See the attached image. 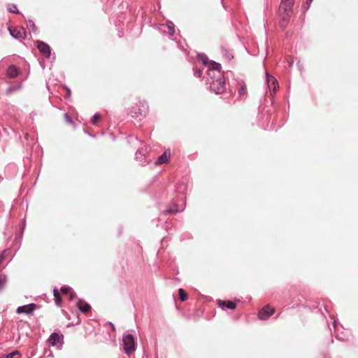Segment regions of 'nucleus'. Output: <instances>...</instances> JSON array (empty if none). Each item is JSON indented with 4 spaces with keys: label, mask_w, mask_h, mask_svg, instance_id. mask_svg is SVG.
Listing matches in <instances>:
<instances>
[{
    "label": "nucleus",
    "mask_w": 358,
    "mask_h": 358,
    "mask_svg": "<svg viewBox=\"0 0 358 358\" xmlns=\"http://www.w3.org/2000/svg\"><path fill=\"white\" fill-rule=\"evenodd\" d=\"M206 85H209L210 90L217 94H222L226 90V84L222 73H218L215 78H206Z\"/></svg>",
    "instance_id": "f257e3e1"
},
{
    "label": "nucleus",
    "mask_w": 358,
    "mask_h": 358,
    "mask_svg": "<svg viewBox=\"0 0 358 358\" xmlns=\"http://www.w3.org/2000/svg\"><path fill=\"white\" fill-rule=\"evenodd\" d=\"M148 105L145 101H139L135 106L131 107L129 110V114L138 120L144 118L148 113Z\"/></svg>",
    "instance_id": "f03ea898"
},
{
    "label": "nucleus",
    "mask_w": 358,
    "mask_h": 358,
    "mask_svg": "<svg viewBox=\"0 0 358 358\" xmlns=\"http://www.w3.org/2000/svg\"><path fill=\"white\" fill-rule=\"evenodd\" d=\"M122 345L124 352L129 355L136 350V342L131 334L124 333L122 336Z\"/></svg>",
    "instance_id": "7ed1b4c3"
},
{
    "label": "nucleus",
    "mask_w": 358,
    "mask_h": 358,
    "mask_svg": "<svg viewBox=\"0 0 358 358\" xmlns=\"http://www.w3.org/2000/svg\"><path fill=\"white\" fill-rule=\"evenodd\" d=\"M206 67L208 68L206 78H215L218 73H222L221 64L213 60H210Z\"/></svg>",
    "instance_id": "20e7f679"
},
{
    "label": "nucleus",
    "mask_w": 358,
    "mask_h": 358,
    "mask_svg": "<svg viewBox=\"0 0 358 358\" xmlns=\"http://www.w3.org/2000/svg\"><path fill=\"white\" fill-rule=\"evenodd\" d=\"M36 45L39 52L47 59H49L51 55V48L50 45L41 41H36Z\"/></svg>",
    "instance_id": "39448f33"
},
{
    "label": "nucleus",
    "mask_w": 358,
    "mask_h": 358,
    "mask_svg": "<svg viewBox=\"0 0 358 358\" xmlns=\"http://www.w3.org/2000/svg\"><path fill=\"white\" fill-rule=\"evenodd\" d=\"M146 150L138 149L135 154V159L141 166H145L148 164L150 159L146 156Z\"/></svg>",
    "instance_id": "423d86ee"
},
{
    "label": "nucleus",
    "mask_w": 358,
    "mask_h": 358,
    "mask_svg": "<svg viewBox=\"0 0 358 358\" xmlns=\"http://www.w3.org/2000/svg\"><path fill=\"white\" fill-rule=\"evenodd\" d=\"M292 13V12H289L286 9H282V10H280V8H279L278 14L280 17L279 24L280 27L284 29L287 27L289 22Z\"/></svg>",
    "instance_id": "0eeeda50"
},
{
    "label": "nucleus",
    "mask_w": 358,
    "mask_h": 358,
    "mask_svg": "<svg viewBox=\"0 0 358 358\" xmlns=\"http://www.w3.org/2000/svg\"><path fill=\"white\" fill-rule=\"evenodd\" d=\"M36 304L32 303L27 305L21 306L17 308L16 313L17 314L30 315L34 311V310H36Z\"/></svg>",
    "instance_id": "6e6552de"
},
{
    "label": "nucleus",
    "mask_w": 358,
    "mask_h": 358,
    "mask_svg": "<svg viewBox=\"0 0 358 358\" xmlns=\"http://www.w3.org/2000/svg\"><path fill=\"white\" fill-rule=\"evenodd\" d=\"M273 309L271 308L268 306H266L259 311L258 317L259 320H266L273 315Z\"/></svg>",
    "instance_id": "1a4fd4ad"
},
{
    "label": "nucleus",
    "mask_w": 358,
    "mask_h": 358,
    "mask_svg": "<svg viewBox=\"0 0 358 358\" xmlns=\"http://www.w3.org/2000/svg\"><path fill=\"white\" fill-rule=\"evenodd\" d=\"M217 305L222 308H227L229 310H234L236 308V305L234 302L227 300V301H222L220 299L217 300Z\"/></svg>",
    "instance_id": "9d476101"
},
{
    "label": "nucleus",
    "mask_w": 358,
    "mask_h": 358,
    "mask_svg": "<svg viewBox=\"0 0 358 358\" xmlns=\"http://www.w3.org/2000/svg\"><path fill=\"white\" fill-rule=\"evenodd\" d=\"M185 210V206H182L181 208H179L178 207V206L172 202L167 208V209H166L163 213L164 215H168V214H173V213H178V212H182Z\"/></svg>",
    "instance_id": "9b49d317"
},
{
    "label": "nucleus",
    "mask_w": 358,
    "mask_h": 358,
    "mask_svg": "<svg viewBox=\"0 0 358 358\" xmlns=\"http://www.w3.org/2000/svg\"><path fill=\"white\" fill-rule=\"evenodd\" d=\"M295 0H281V4L280 6V10L286 9L289 12H293V6Z\"/></svg>",
    "instance_id": "f8f14e48"
},
{
    "label": "nucleus",
    "mask_w": 358,
    "mask_h": 358,
    "mask_svg": "<svg viewBox=\"0 0 358 358\" xmlns=\"http://www.w3.org/2000/svg\"><path fill=\"white\" fill-rule=\"evenodd\" d=\"M76 306L78 307L79 311L83 313H86L91 310V306L88 303L81 299H80L79 301L76 303Z\"/></svg>",
    "instance_id": "ddd939ff"
},
{
    "label": "nucleus",
    "mask_w": 358,
    "mask_h": 358,
    "mask_svg": "<svg viewBox=\"0 0 358 358\" xmlns=\"http://www.w3.org/2000/svg\"><path fill=\"white\" fill-rule=\"evenodd\" d=\"M266 82L270 88L272 87L273 91H275L278 87V81L277 80L272 76H270L267 72H266Z\"/></svg>",
    "instance_id": "4468645a"
},
{
    "label": "nucleus",
    "mask_w": 358,
    "mask_h": 358,
    "mask_svg": "<svg viewBox=\"0 0 358 358\" xmlns=\"http://www.w3.org/2000/svg\"><path fill=\"white\" fill-rule=\"evenodd\" d=\"M19 74V69L15 65H10L8 66L6 71V76L10 78H15Z\"/></svg>",
    "instance_id": "2eb2a0df"
},
{
    "label": "nucleus",
    "mask_w": 358,
    "mask_h": 358,
    "mask_svg": "<svg viewBox=\"0 0 358 358\" xmlns=\"http://www.w3.org/2000/svg\"><path fill=\"white\" fill-rule=\"evenodd\" d=\"M170 157V152H168L166 150L162 155L158 157L156 162H155V164H162L164 163H166L168 160V159Z\"/></svg>",
    "instance_id": "dca6fc26"
},
{
    "label": "nucleus",
    "mask_w": 358,
    "mask_h": 358,
    "mask_svg": "<svg viewBox=\"0 0 358 358\" xmlns=\"http://www.w3.org/2000/svg\"><path fill=\"white\" fill-rule=\"evenodd\" d=\"M166 27L169 30L168 34H169V38L171 40H173V36H174L175 31H176L175 25H174L173 22L170 20H168L166 22Z\"/></svg>",
    "instance_id": "f3484780"
},
{
    "label": "nucleus",
    "mask_w": 358,
    "mask_h": 358,
    "mask_svg": "<svg viewBox=\"0 0 358 358\" xmlns=\"http://www.w3.org/2000/svg\"><path fill=\"white\" fill-rule=\"evenodd\" d=\"M60 336L57 333H52L49 337L50 344L52 346H55L59 342Z\"/></svg>",
    "instance_id": "a211bd4d"
},
{
    "label": "nucleus",
    "mask_w": 358,
    "mask_h": 358,
    "mask_svg": "<svg viewBox=\"0 0 358 358\" xmlns=\"http://www.w3.org/2000/svg\"><path fill=\"white\" fill-rule=\"evenodd\" d=\"M8 30H9L10 34L14 38L17 39V40H22V39L24 38V36L22 35V34L20 31H17L15 29H11L10 28H8Z\"/></svg>",
    "instance_id": "6ab92c4d"
},
{
    "label": "nucleus",
    "mask_w": 358,
    "mask_h": 358,
    "mask_svg": "<svg viewBox=\"0 0 358 358\" xmlns=\"http://www.w3.org/2000/svg\"><path fill=\"white\" fill-rule=\"evenodd\" d=\"M197 58L199 60H200L202 64L205 66H207V65L208 64V63L210 62V60H209L208 56L205 54V53H199L197 55Z\"/></svg>",
    "instance_id": "aec40b11"
},
{
    "label": "nucleus",
    "mask_w": 358,
    "mask_h": 358,
    "mask_svg": "<svg viewBox=\"0 0 358 358\" xmlns=\"http://www.w3.org/2000/svg\"><path fill=\"white\" fill-rule=\"evenodd\" d=\"M221 52L222 56L224 57L228 60H231L234 57L232 54L224 47H222Z\"/></svg>",
    "instance_id": "412c9836"
},
{
    "label": "nucleus",
    "mask_w": 358,
    "mask_h": 358,
    "mask_svg": "<svg viewBox=\"0 0 358 358\" xmlns=\"http://www.w3.org/2000/svg\"><path fill=\"white\" fill-rule=\"evenodd\" d=\"M247 94L246 85L244 83H242L241 86L238 89V94L241 98L245 96Z\"/></svg>",
    "instance_id": "4be33fe9"
},
{
    "label": "nucleus",
    "mask_w": 358,
    "mask_h": 358,
    "mask_svg": "<svg viewBox=\"0 0 358 358\" xmlns=\"http://www.w3.org/2000/svg\"><path fill=\"white\" fill-rule=\"evenodd\" d=\"M178 294H179L180 300L181 301H186L188 297L187 292L182 288H180L178 289Z\"/></svg>",
    "instance_id": "5701e85b"
},
{
    "label": "nucleus",
    "mask_w": 358,
    "mask_h": 358,
    "mask_svg": "<svg viewBox=\"0 0 358 358\" xmlns=\"http://www.w3.org/2000/svg\"><path fill=\"white\" fill-rule=\"evenodd\" d=\"M7 281L8 280L6 275L4 274H1L0 275V292L2 291Z\"/></svg>",
    "instance_id": "b1692460"
},
{
    "label": "nucleus",
    "mask_w": 358,
    "mask_h": 358,
    "mask_svg": "<svg viewBox=\"0 0 358 358\" xmlns=\"http://www.w3.org/2000/svg\"><path fill=\"white\" fill-rule=\"evenodd\" d=\"M27 27L31 29V31L33 33L37 32V27L34 23V22L31 20H29Z\"/></svg>",
    "instance_id": "393cba45"
},
{
    "label": "nucleus",
    "mask_w": 358,
    "mask_h": 358,
    "mask_svg": "<svg viewBox=\"0 0 358 358\" xmlns=\"http://www.w3.org/2000/svg\"><path fill=\"white\" fill-rule=\"evenodd\" d=\"M8 9L9 12L13 13H19L16 5L13 4V3L8 4Z\"/></svg>",
    "instance_id": "a878e982"
},
{
    "label": "nucleus",
    "mask_w": 358,
    "mask_h": 358,
    "mask_svg": "<svg viewBox=\"0 0 358 358\" xmlns=\"http://www.w3.org/2000/svg\"><path fill=\"white\" fill-rule=\"evenodd\" d=\"M100 117H101V115L99 113H95L92 117V120H91L92 124L93 125H96L98 120L100 119Z\"/></svg>",
    "instance_id": "bb28decb"
},
{
    "label": "nucleus",
    "mask_w": 358,
    "mask_h": 358,
    "mask_svg": "<svg viewBox=\"0 0 358 358\" xmlns=\"http://www.w3.org/2000/svg\"><path fill=\"white\" fill-rule=\"evenodd\" d=\"M202 75V71L197 68L194 69V76L196 78H201Z\"/></svg>",
    "instance_id": "cd10ccee"
},
{
    "label": "nucleus",
    "mask_w": 358,
    "mask_h": 358,
    "mask_svg": "<svg viewBox=\"0 0 358 358\" xmlns=\"http://www.w3.org/2000/svg\"><path fill=\"white\" fill-rule=\"evenodd\" d=\"M71 287L69 286H63L60 289L62 293H63V294H66V293L69 292L71 291Z\"/></svg>",
    "instance_id": "c85d7f7f"
},
{
    "label": "nucleus",
    "mask_w": 358,
    "mask_h": 358,
    "mask_svg": "<svg viewBox=\"0 0 358 358\" xmlns=\"http://www.w3.org/2000/svg\"><path fill=\"white\" fill-rule=\"evenodd\" d=\"M55 303L57 306H61L62 304V297L60 294L56 296H55Z\"/></svg>",
    "instance_id": "c756f323"
},
{
    "label": "nucleus",
    "mask_w": 358,
    "mask_h": 358,
    "mask_svg": "<svg viewBox=\"0 0 358 358\" xmlns=\"http://www.w3.org/2000/svg\"><path fill=\"white\" fill-rule=\"evenodd\" d=\"M64 119H65L66 122H68L69 124L73 123L72 118L68 113L64 114Z\"/></svg>",
    "instance_id": "7c9ffc66"
},
{
    "label": "nucleus",
    "mask_w": 358,
    "mask_h": 358,
    "mask_svg": "<svg viewBox=\"0 0 358 358\" xmlns=\"http://www.w3.org/2000/svg\"><path fill=\"white\" fill-rule=\"evenodd\" d=\"M17 354H18L17 351H15V352L8 353V354L4 355L3 358H13V357Z\"/></svg>",
    "instance_id": "2f4dec72"
},
{
    "label": "nucleus",
    "mask_w": 358,
    "mask_h": 358,
    "mask_svg": "<svg viewBox=\"0 0 358 358\" xmlns=\"http://www.w3.org/2000/svg\"><path fill=\"white\" fill-rule=\"evenodd\" d=\"M76 292H70V294H69V300L70 301L73 300L76 298Z\"/></svg>",
    "instance_id": "473e14b6"
},
{
    "label": "nucleus",
    "mask_w": 358,
    "mask_h": 358,
    "mask_svg": "<svg viewBox=\"0 0 358 358\" xmlns=\"http://www.w3.org/2000/svg\"><path fill=\"white\" fill-rule=\"evenodd\" d=\"M25 226H26V221H25V218H24L21 223V229H22L21 234L23 233Z\"/></svg>",
    "instance_id": "72a5a7b5"
},
{
    "label": "nucleus",
    "mask_w": 358,
    "mask_h": 358,
    "mask_svg": "<svg viewBox=\"0 0 358 358\" xmlns=\"http://www.w3.org/2000/svg\"><path fill=\"white\" fill-rule=\"evenodd\" d=\"M59 292L57 288V287H54L53 288V296H54V297L57 296V295H59Z\"/></svg>",
    "instance_id": "f704fd0d"
},
{
    "label": "nucleus",
    "mask_w": 358,
    "mask_h": 358,
    "mask_svg": "<svg viewBox=\"0 0 358 358\" xmlns=\"http://www.w3.org/2000/svg\"><path fill=\"white\" fill-rule=\"evenodd\" d=\"M313 1V0H306V9L308 10L310 6V3L311 2Z\"/></svg>",
    "instance_id": "c9c22d12"
},
{
    "label": "nucleus",
    "mask_w": 358,
    "mask_h": 358,
    "mask_svg": "<svg viewBox=\"0 0 358 358\" xmlns=\"http://www.w3.org/2000/svg\"><path fill=\"white\" fill-rule=\"evenodd\" d=\"M338 323V320L334 319V322H333V325H334V329H336V328Z\"/></svg>",
    "instance_id": "e433bc0d"
},
{
    "label": "nucleus",
    "mask_w": 358,
    "mask_h": 358,
    "mask_svg": "<svg viewBox=\"0 0 358 358\" xmlns=\"http://www.w3.org/2000/svg\"><path fill=\"white\" fill-rule=\"evenodd\" d=\"M108 323H109V324L110 325V327L112 328V329H113V331H115V325L113 324V323H112L111 322H109Z\"/></svg>",
    "instance_id": "4c0bfd02"
},
{
    "label": "nucleus",
    "mask_w": 358,
    "mask_h": 358,
    "mask_svg": "<svg viewBox=\"0 0 358 358\" xmlns=\"http://www.w3.org/2000/svg\"><path fill=\"white\" fill-rule=\"evenodd\" d=\"M70 93H71V91H70V90H69V89H68V90H67V94L69 95V94H70Z\"/></svg>",
    "instance_id": "58836bf2"
},
{
    "label": "nucleus",
    "mask_w": 358,
    "mask_h": 358,
    "mask_svg": "<svg viewBox=\"0 0 358 358\" xmlns=\"http://www.w3.org/2000/svg\"><path fill=\"white\" fill-rule=\"evenodd\" d=\"M2 259H3V257H0V264L1 263Z\"/></svg>",
    "instance_id": "ea45409f"
},
{
    "label": "nucleus",
    "mask_w": 358,
    "mask_h": 358,
    "mask_svg": "<svg viewBox=\"0 0 358 358\" xmlns=\"http://www.w3.org/2000/svg\"><path fill=\"white\" fill-rule=\"evenodd\" d=\"M85 134H88V136H90V134H89L87 131H85Z\"/></svg>",
    "instance_id": "a19ab883"
},
{
    "label": "nucleus",
    "mask_w": 358,
    "mask_h": 358,
    "mask_svg": "<svg viewBox=\"0 0 358 358\" xmlns=\"http://www.w3.org/2000/svg\"><path fill=\"white\" fill-rule=\"evenodd\" d=\"M85 134H88V136H90V134H89L87 131H85Z\"/></svg>",
    "instance_id": "79ce46f5"
},
{
    "label": "nucleus",
    "mask_w": 358,
    "mask_h": 358,
    "mask_svg": "<svg viewBox=\"0 0 358 358\" xmlns=\"http://www.w3.org/2000/svg\"><path fill=\"white\" fill-rule=\"evenodd\" d=\"M85 134H88V136H90V134H89L87 131H85Z\"/></svg>",
    "instance_id": "37998d69"
}]
</instances>
